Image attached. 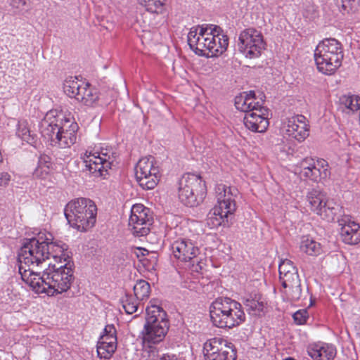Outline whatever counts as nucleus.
<instances>
[{"mask_svg": "<svg viewBox=\"0 0 360 360\" xmlns=\"http://www.w3.org/2000/svg\"><path fill=\"white\" fill-rule=\"evenodd\" d=\"M136 180L143 189H153L160 178V169L154 165L152 156L141 158L135 167Z\"/></svg>", "mask_w": 360, "mask_h": 360, "instance_id": "13", "label": "nucleus"}, {"mask_svg": "<svg viewBox=\"0 0 360 360\" xmlns=\"http://www.w3.org/2000/svg\"><path fill=\"white\" fill-rule=\"evenodd\" d=\"M210 53L217 56L223 53L229 45V37L227 35H221V37L215 38L210 37Z\"/></svg>", "mask_w": 360, "mask_h": 360, "instance_id": "26", "label": "nucleus"}, {"mask_svg": "<svg viewBox=\"0 0 360 360\" xmlns=\"http://www.w3.org/2000/svg\"><path fill=\"white\" fill-rule=\"evenodd\" d=\"M308 354L314 360H333L337 351L332 345H314L309 347Z\"/></svg>", "mask_w": 360, "mask_h": 360, "instance_id": "22", "label": "nucleus"}, {"mask_svg": "<svg viewBox=\"0 0 360 360\" xmlns=\"http://www.w3.org/2000/svg\"><path fill=\"white\" fill-rule=\"evenodd\" d=\"M209 30L207 33L208 37L214 36L215 38L221 37V35H225L223 32L222 29L217 25H209Z\"/></svg>", "mask_w": 360, "mask_h": 360, "instance_id": "42", "label": "nucleus"}, {"mask_svg": "<svg viewBox=\"0 0 360 360\" xmlns=\"http://www.w3.org/2000/svg\"><path fill=\"white\" fill-rule=\"evenodd\" d=\"M288 291L286 292L288 298L292 302L298 301L302 296V289L301 288V281L297 284H292V286H288Z\"/></svg>", "mask_w": 360, "mask_h": 360, "instance_id": "34", "label": "nucleus"}, {"mask_svg": "<svg viewBox=\"0 0 360 360\" xmlns=\"http://www.w3.org/2000/svg\"><path fill=\"white\" fill-rule=\"evenodd\" d=\"M203 350L206 360H236V351L221 338L206 342Z\"/></svg>", "mask_w": 360, "mask_h": 360, "instance_id": "15", "label": "nucleus"}, {"mask_svg": "<svg viewBox=\"0 0 360 360\" xmlns=\"http://www.w3.org/2000/svg\"><path fill=\"white\" fill-rule=\"evenodd\" d=\"M79 129L78 124H73L72 130L69 131H60V136L57 135L56 143L60 148H68L73 145L76 142V132Z\"/></svg>", "mask_w": 360, "mask_h": 360, "instance_id": "25", "label": "nucleus"}, {"mask_svg": "<svg viewBox=\"0 0 360 360\" xmlns=\"http://www.w3.org/2000/svg\"><path fill=\"white\" fill-rule=\"evenodd\" d=\"M63 91L70 98L87 106L92 105L98 100L96 89L92 88L89 83L78 80L77 77L67 78L63 83Z\"/></svg>", "mask_w": 360, "mask_h": 360, "instance_id": "10", "label": "nucleus"}, {"mask_svg": "<svg viewBox=\"0 0 360 360\" xmlns=\"http://www.w3.org/2000/svg\"><path fill=\"white\" fill-rule=\"evenodd\" d=\"M307 201L312 212L316 213L323 219L328 221L338 219L341 226L340 235L344 243L349 245H356L360 242V226L354 221H351L348 216L341 215L342 207L333 200H326V197L321 191L313 189L307 195Z\"/></svg>", "mask_w": 360, "mask_h": 360, "instance_id": "2", "label": "nucleus"}, {"mask_svg": "<svg viewBox=\"0 0 360 360\" xmlns=\"http://www.w3.org/2000/svg\"><path fill=\"white\" fill-rule=\"evenodd\" d=\"M296 270H297V269L294 266L292 262L287 259L283 260L278 266L279 275L286 274V273Z\"/></svg>", "mask_w": 360, "mask_h": 360, "instance_id": "36", "label": "nucleus"}, {"mask_svg": "<svg viewBox=\"0 0 360 360\" xmlns=\"http://www.w3.org/2000/svg\"><path fill=\"white\" fill-rule=\"evenodd\" d=\"M150 210L143 205L132 206L129 219V228L135 236H147L150 232V226L153 224V218L148 214Z\"/></svg>", "mask_w": 360, "mask_h": 360, "instance_id": "14", "label": "nucleus"}, {"mask_svg": "<svg viewBox=\"0 0 360 360\" xmlns=\"http://www.w3.org/2000/svg\"><path fill=\"white\" fill-rule=\"evenodd\" d=\"M264 47L263 36L256 29L248 28L240 34L238 48L246 58H255L260 56Z\"/></svg>", "mask_w": 360, "mask_h": 360, "instance_id": "12", "label": "nucleus"}, {"mask_svg": "<svg viewBox=\"0 0 360 360\" xmlns=\"http://www.w3.org/2000/svg\"><path fill=\"white\" fill-rule=\"evenodd\" d=\"M244 304L248 307V310L253 311L255 314L263 311L264 307V302L260 301V297L257 298V295L254 298L247 299Z\"/></svg>", "mask_w": 360, "mask_h": 360, "instance_id": "33", "label": "nucleus"}, {"mask_svg": "<svg viewBox=\"0 0 360 360\" xmlns=\"http://www.w3.org/2000/svg\"><path fill=\"white\" fill-rule=\"evenodd\" d=\"M73 124H77V122L71 121L68 118H60L58 122V126L59 127V129L60 131H69L70 129L72 130V127Z\"/></svg>", "mask_w": 360, "mask_h": 360, "instance_id": "39", "label": "nucleus"}, {"mask_svg": "<svg viewBox=\"0 0 360 360\" xmlns=\"http://www.w3.org/2000/svg\"><path fill=\"white\" fill-rule=\"evenodd\" d=\"M200 28V32L198 33L199 36L201 37V38L205 37V35H207V32L209 30V25H207L206 26L201 25L198 26Z\"/></svg>", "mask_w": 360, "mask_h": 360, "instance_id": "47", "label": "nucleus"}, {"mask_svg": "<svg viewBox=\"0 0 360 360\" xmlns=\"http://www.w3.org/2000/svg\"><path fill=\"white\" fill-rule=\"evenodd\" d=\"M172 250L174 256L182 262L191 261L200 252L198 247L191 240L185 239L174 241L172 245Z\"/></svg>", "mask_w": 360, "mask_h": 360, "instance_id": "20", "label": "nucleus"}, {"mask_svg": "<svg viewBox=\"0 0 360 360\" xmlns=\"http://www.w3.org/2000/svg\"><path fill=\"white\" fill-rule=\"evenodd\" d=\"M212 323L221 328L238 326L245 320L242 305L229 297H218L210 307Z\"/></svg>", "mask_w": 360, "mask_h": 360, "instance_id": "4", "label": "nucleus"}, {"mask_svg": "<svg viewBox=\"0 0 360 360\" xmlns=\"http://www.w3.org/2000/svg\"><path fill=\"white\" fill-rule=\"evenodd\" d=\"M103 335H106L108 336H110V340L111 341V344H109L108 343L109 345L108 347L110 346V347H111V349H113V346L114 345L112 343H115V341L117 340V332H116V329L114 326V325L112 324H110V325H107L104 330H103Z\"/></svg>", "mask_w": 360, "mask_h": 360, "instance_id": "38", "label": "nucleus"}, {"mask_svg": "<svg viewBox=\"0 0 360 360\" xmlns=\"http://www.w3.org/2000/svg\"><path fill=\"white\" fill-rule=\"evenodd\" d=\"M206 193L205 184L200 176L188 173L180 179L178 196L185 206L197 207L202 202Z\"/></svg>", "mask_w": 360, "mask_h": 360, "instance_id": "9", "label": "nucleus"}, {"mask_svg": "<svg viewBox=\"0 0 360 360\" xmlns=\"http://www.w3.org/2000/svg\"><path fill=\"white\" fill-rule=\"evenodd\" d=\"M279 279L284 288L292 286V284H297L300 281L297 270L279 275Z\"/></svg>", "mask_w": 360, "mask_h": 360, "instance_id": "32", "label": "nucleus"}, {"mask_svg": "<svg viewBox=\"0 0 360 360\" xmlns=\"http://www.w3.org/2000/svg\"><path fill=\"white\" fill-rule=\"evenodd\" d=\"M202 38L200 37V36H198L194 38L193 40V41H196V45L194 47V49H193L194 51V52H195V47H198V44H200V41H201Z\"/></svg>", "mask_w": 360, "mask_h": 360, "instance_id": "49", "label": "nucleus"}, {"mask_svg": "<svg viewBox=\"0 0 360 360\" xmlns=\"http://www.w3.org/2000/svg\"><path fill=\"white\" fill-rule=\"evenodd\" d=\"M122 307L125 312L128 314H132L136 312L138 309V304L134 299L129 295H126L122 300Z\"/></svg>", "mask_w": 360, "mask_h": 360, "instance_id": "35", "label": "nucleus"}, {"mask_svg": "<svg viewBox=\"0 0 360 360\" xmlns=\"http://www.w3.org/2000/svg\"><path fill=\"white\" fill-rule=\"evenodd\" d=\"M300 249L309 255H317L321 252V245L313 239L303 238Z\"/></svg>", "mask_w": 360, "mask_h": 360, "instance_id": "30", "label": "nucleus"}, {"mask_svg": "<svg viewBox=\"0 0 360 360\" xmlns=\"http://www.w3.org/2000/svg\"><path fill=\"white\" fill-rule=\"evenodd\" d=\"M64 214L72 227L79 231H86L96 223L97 207L93 200L79 198L70 201L65 205Z\"/></svg>", "mask_w": 360, "mask_h": 360, "instance_id": "5", "label": "nucleus"}, {"mask_svg": "<svg viewBox=\"0 0 360 360\" xmlns=\"http://www.w3.org/2000/svg\"><path fill=\"white\" fill-rule=\"evenodd\" d=\"M11 176L6 173L3 172L0 174V186H6L10 181Z\"/></svg>", "mask_w": 360, "mask_h": 360, "instance_id": "45", "label": "nucleus"}, {"mask_svg": "<svg viewBox=\"0 0 360 360\" xmlns=\"http://www.w3.org/2000/svg\"><path fill=\"white\" fill-rule=\"evenodd\" d=\"M39 164L49 169L51 167L52 158L48 155L42 154L39 158Z\"/></svg>", "mask_w": 360, "mask_h": 360, "instance_id": "44", "label": "nucleus"}, {"mask_svg": "<svg viewBox=\"0 0 360 360\" xmlns=\"http://www.w3.org/2000/svg\"><path fill=\"white\" fill-rule=\"evenodd\" d=\"M63 91L70 98L87 106L92 105L98 100L96 89L92 88L89 83L78 80L77 77L67 78L63 83Z\"/></svg>", "mask_w": 360, "mask_h": 360, "instance_id": "11", "label": "nucleus"}, {"mask_svg": "<svg viewBox=\"0 0 360 360\" xmlns=\"http://www.w3.org/2000/svg\"><path fill=\"white\" fill-rule=\"evenodd\" d=\"M198 27H192L188 34V44L191 49H194V47L196 45L197 41H193V39L198 35Z\"/></svg>", "mask_w": 360, "mask_h": 360, "instance_id": "43", "label": "nucleus"}, {"mask_svg": "<svg viewBox=\"0 0 360 360\" xmlns=\"http://www.w3.org/2000/svg\"><path fill=\"white\" fill-rule=\"evenodd\" d=\"M287 134L299 141H304L309 136V128L306 118L302 115H297L289 118L286 126Z\"/></svg>", "mask_w": 360, "mask_h": 360, "instance_id": "19", "label": "nucleus"}, {"mask_svg": "<svg viewBox=\"0 0 360 360\" xmlns=\"http://www.w3.org/2000/svg\"><path fill=\"white\" fill-rule=\"evenodd\" d=\"M344 58L341 43L334 38L323 39L314 51V60L319 72L331 75L341 66Z\"/></svg>", "mask_w": 360, "mask_h": 360, "instance_id": "6", "label": "nucleus"}, {"mask_svg": "<svg viewBox=\"0 0 360 360\" xmlns=\"http://www.w3.org/2000/svg\"><path fill=\"white\" fill-rule=\"evenodd\" d=\"M210 37H205L202 38L198 46L195 47V53L198 56H205V49L208 50L210 52Z\"/></svg>", "mask_w": 360, "mask_h": 360, "instance_id": "37", "label": "nucleus"}, {"mask_svg": "<svg viewBox=\"0 0 360 360\" xmlns=\"http://www.w3.org/2000/svg\"><path fill=\"white\" fill-rule=\"evenodd\" d=\"M166 311L160 306L146 308V323L141 333L144 341L153 344L161 342L169 330Z\"/></svg>", "mask_w": 360, "mask_h": 360, "instance_id": "8", "label": "nucleus"}, {"mask_svg": "<svg viewBox=\"0 0 360 360\" xmlns=\"http://www.w3.org/2000/svg\"><path fill=\"white\" fill-rule=\"evenodd\" d=\"M354 0H337V4L343 11L349 13L354 8Z\"/></svg>", "mask_w": 360, "mask_h": 360, "instance_id": "41", "label": "nucleus"}, {"mask_svg": "<svg viewBox=\"0 0 360 360\" xmlns=\"http://www.w3.org/2000/svg\"><path fill=\"white\" fill-rule=\"evenodd\" d=\"M139 251H144V252H147V254H148V250H146V249L139 248Z\"/></svg>", "mask_w": 360, "mask_h": 360, "instance_id": "50", "label": "nucleus"}, {"mask_svg": "<svg viewBox=\"0 0 360 360\" xmlns=\"http://www.w3.org/2000/svg\"><path fill=\"white\" fill-rule=\"evenodd\" d=\"M47 240L39 242L36 238L27 239L19 252L20 262L39 266L51 256L56 260L58 259L60 262H68L70 256L66 252L67 245Z\"/></svg>", "mask_w": 360, "mask_h": 360, "instance_id": "3", "label": "nucleus"}, {"mask_svg": "<svg viewBox=\"0 0 360 360\" xmlns=\"http://www.w3.org/2000/svg\"><path fill=\"white\" fill-rule=\"evenodd\" d=\"M264 98V94H261V101H257V103H255L254 105H251L250 101L257 99V98L255 91H250L249 93L243 92V94L236 96L234 99V103L236 108L238 110L242 112H245L246 114H248L251 111H255V108L263 104Z\"/></svg>", "mask_w": 360, "mask_h": 360, "instance_id": "21", "label": "nucleus"}, {"mask_svg": "<svg viewBox=\"0 0 360 360\" xmlns=\"http://www.w3.org/2000/svg\"><path fill=\"white\" fill-rule=\"evenodd\" d=\"M17 135L22 140L31 145L34 144L37 141L36 134L31 132L30 128L28 127V124L26 121H20L18 122Z\"/></svg>", "mask_w": 360, "mask_h": 360, "instance_id": "27", "label": "nucleus"}, {"mask_svg": "<svg viewBox=\"0 0 360 360\" xmlns=\"http://www.w3.org/2000/svg\"><path fill=\"white\" fill-rule=\"evenodd\" d=\"M134 292L138 300H143L150 296V285L144 280H139L134 286Z\"/></svg>", "mask_w": 360, "mask_h": 360, "instance_id": "28", "label": "nucleus"}, {"mask_svg": "<svg viewBox=\"0 0 360 360\" xmlns=\"http://www.w3.org/2000/svg\"><path fill=\"white\" fill-rule=\"evenodd\" d=\"M256 99H254L253 101H250L251 105H254L255 103H257V101H255Z\"/></svg>", "mask_w": 360, "mask_h": 360, "instance_id": "51", "label": "nucleus"}, {"mask_svg": "<svg viewBox=\"0 0 360 360\" xmlns=\"http://www.w3.org/2000/svg\"><path fill=\"white\" fill-rule=\"evenodd\" d=\"M74 263L68 261L65 264L56 267V264H49V268L42 275L27 270L22 274V278L37 293H46L49 296L66 292L74 279Z\"/></svg>", "mask_w": 360, "mask_h": 360, "instance_id": "1", "label": "nucleus"}, {"mask_svg": "<svg viewBox=\"0 0 360 360\" xmlns=\"http://www.w3.org/2000/svg\"><path fill=\"white\" fill-rule=\"evenodd\" d=\"M84 158L85 169L96 176H105L108 169L110 168L112 162L110 157L107 153H95L89 154Z\"/></svg>", "mask_w": 360, "mask_h": 360, "instance_id": "17", "label": "nucleus"}, {"mask_svg": "<svg viewBox=\"0 0 360 360\" xmlns=\"http://www.w3.org/2000/svg\"><path fill=\"white\" fill-rule=\"evenodd\" d=\"M307 318V311L304 309L299 310L293 314V319L295 322L299 325L304 323Z\"/></svg>", "mask_w": 360, "mask_h": 360, "instance_id": "40", "label": "nucleus"}, {"mask_svg": "<svg viewBox=\"0 0 360 360\" xmlns=\"http://www.w3.org/2000/svg\"><path fill=\"white\" fill-rule=\"evenodd\" d=\"M284 360H295L293 358H291V357H288Z\"/></svg>", "mask_w": 360, "mask_h": 360, "instance_id": "52", "label": "nucleus"}, {"mask_svg": "<svg viewBox=\"0 0 360 360\" xmlns=\"http://www.w3.org/2000/svg\"><path fill=\"white\" fill-rule=\"evenodd\" d=\"M59 121V116L54 117L53 120H49L47 117H46L41 122V136L51 141V144L52 146H57L56 138L58 135L60 136V129L58 126V122Z\"/></svg>", "mask_w": 360, "mask_h": 360, "instance_id": "23", "label": "nucleus"}, {"mask_svg": "<svg viewBox=\"0 0 360 360\" xmlns=\"http://www.w3.org/2000/svg\"><path fill=\"white\" fill-rule=\"evenodd\" d=\"M217 205L208 213V224L219 226L225 221L228 222L229 215L233 214L236 210V205L233 197H236L238 191L235 187L227 186L225 184H219L216 187Z\"/></svg>", "mask_w": 360, "mask_h": 360, "instance_id": "7", "label": "nucleus"}, {"mask_svg": "<svg viewBox=\"0 0 360 360\" xmlns=\"http://www.w3.org/2000/svg\"><path fill=\"white\" fill-rule=\"evenodd\" d=\"M110 336L106 335H102L97 344V354L98 356L101 359H108L111 357L117 349V340L115 341L113 349H111V347H108V344H110Z\"/></svg>", "mask_w": 360, "mask_h": 360, "instance_id": "24", "label": "nucleus"}, {"mask_svg": "<svg viewBox=\"0 0 360 360\" xmlns=\"http://www.w3.org/2000/svg\"><path fill=\"white\" fill-rule=\"evenodd\" d=\"M268 115L269 110L262 104L255 111L245 114L244 124L248 129L254 132H264L269 126Z\"/></svg>", "mask_w": 360, "mask_h": 360, "instance_id": "18", "label": "nucleus"}, {"mask_svg": "<svg viewBox=\"0 0 360 360\" xmlns=\"http://www.w3.org/2000/svg\"><path fill=\"white\" fill-rule=\"evenodd\" d=\"M140 5L146 8V10L152 13H161L164 10L166 0H138Z\"/></svg>", "mask_w": 360, "mask_h": 360, "instance_id": "29", "label": "nucleus"}, {"mask_svg": "<svg viewBox=\"0 0 360 360\" xmlns=\"http://www.w3.org/2000/svg\"><path fill=\"white\" fill-rule=\"evenodd\" d=\"M299 165L300 174L315 182L326 179L330 174L328 163L323 160L315 162L311 158H306Z\"/></svg>", "mask_w": 360, "mask_h": 360, "instance_id": "16", "label": "nucleus"}, {"mask_svg": "<svg viewBox=\"0 0 360 360\" xmlns=\"http://www.w3.org/2000/svg\"><path fill=\"white\" fill-rule=\"evenodd\" d=\"M157 360H179L174 355L163 354Z\"/></svg>", "mask_w": 360, "mask_h": 360, "instance_id": "48", "label": "nucleus"}, {"mask_svg": "<svg viewBox=\"0 0 360 360\" xmlns=\"http://www.w3.org/2000/svg\"><path fill=\"white\" fill-rule=\"evenodd\" d=\"M340 103L352 112L360 108V98L356 95H343L340 98Z\"/></svg>", "mask_w": 360, "mask_h": 360, "instance_id": "31", "label": "nucleus"}, {"mask_svg": "<svg viewBox=\"0 0 360 360\" xmlns=\"http://www.w3.org/2000/svg\"><path fill=\"white\" fill-rule=\"evenodd\" d=\"M25 4V0H11V6L18 9L22 8Z\"/></svg>", "mask_w": 360, "mask_h": 360, "instance_id": "46", "label": "nucleus"}]
</instances>
